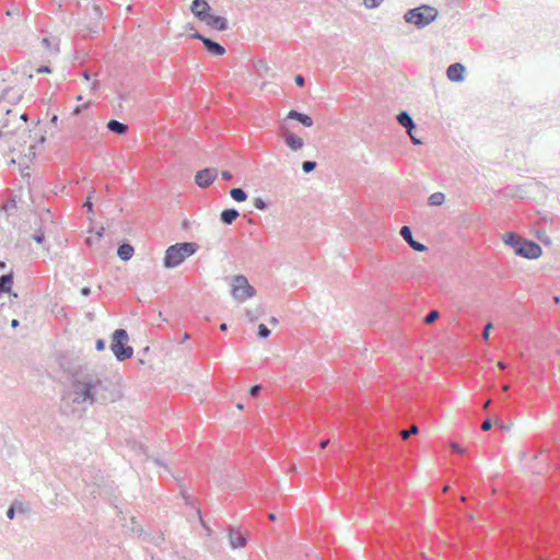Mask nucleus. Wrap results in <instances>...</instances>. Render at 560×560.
<instances>
[{"mask_svg":"<svg viewBox=\"0 0 560 560\" xmlns=\"http://www.w3.org/2000/svg\"><path fill=\"white\" fill-rule=\"evenodd\" d=\"M73 388V402L93 405L98 401H114L115 395L109 390V383L98 372L88 365H80L69 371Z\"/></svg>","mask_w":560,"mask_h":560,"instance_id":"obj_1","label":"nucleus"},{"mask_svg":"<svg viewBox=\"0 0 560 560\" xmlns=\"http://www.w3.org/2000/svg\"><path fill=\"white\" fill-rule=\"evenodd\" d=\"M503 241L511 246L517 256L536 259L541 255V247L534 241L525 240L514 232H508L503 235Z\"/></svg>","mask_w":560,"mask_h":560,"instance_id":"obj_2","label":"nucleus"},{"mask_svg":"<svg viewBox=\"0 0 560 560\" xmlns=\"http://www.w3.org/2000/svg\"><path fill=\"white\" fill-rule=\"evenodd\" d=\"M199 246L194 242H182L171 245L164 255L163 266L167 269L178 267L188 257L192 256Z\"/></svg>","mask_w":560,"mask_h":560,"instance_id":"obj_3","label":"nucleus"},{"mask_svg":"<svg viewBox=\"0 0 560 560\" xmlns=\"http://www.w3.org/2000/svg\"><path fill=\"white\" fill-rule=\"evenodd\" d=\"M438 15L439 12L435 8L428 4H421L406 11L404 20L406 23L412 24L417 28L421 30L434 22Z\"/></svg>","mask_w":560,"mask_h":560,"instance_id":"obj_4","label":"nucleus"},{"mask_svg":"<svg viewBox=\"0 0 560 560\" xmlns=\"http://www.w3.org/2000/svg\"><path fill=\"white\" fill-rule=\"evenodd\" d=\"M128 332L118 328L112 334L110 350L117 361H125L133 355V348L128 345Z\"/></svg>","mask_w":560,"mask_h":560,"instance_id":"obj_5","label":"nucleus"},{"mask_svg":"<svg viewBox=\"0 0 560 560\" xmlns=\"http://www.w3.org/2000/svg\"><path fill=\"white\" fill-rule=\"evenodd\" d=\"M231 292L233 298L238 302L250 299L256 294L255 288L248 283L247 278L243 275H237L233 278Z\"/></svg>","mask_w":560,"mask_h":560,"instance_id":"obj_6","label":"nucleus"},{"mask_svg":"<svg viewBox=\"0 0 560 560\" xmlns=\"http://www.w3.org/2000/svg\"><path fill=\"white\" fill-rule=\"evenodd\" d=\"M218 176V170L213 167H206L197 172L195 176V183L201 187H209Z\"/></svg>","mask_w":560,"mask_h":560,"instance_id":"obj_7","label":"nucleus"},{"mask_svg":"<svg viewBox=\"0 0 560 560\" xmlns=\"http://www.w3.org/2000/svg\"><path fill=\"white\" fill-rule=\"evenodd\" d=\"M280 137L284 143L292 150L298 151L303 148L304 141L301 137L291 132L287 127H280Z\"/></svg>","mask_w":560,"mask_h":560,"instance_id":"obj_8","label":"nucleus"},{"mask_svg":"<svg viewBox=\"0 0 560 560\" xmlns=\"http://www.w3.org/2000/svg\"><path fill=\"white\" fill-rule=\"evenodd\" d=\"M190 11L198 20L205 22L211 13V7L206 0H194L190 5Z\"/></svg>","mask_w":560,"mask_h":560,"instance_id":"obj_9","label":"nucleus"},{"mask_svg":"<svg viewBox=\"0 0 560 560\" xmlns=\"http://www.w3.org/2000/svg\"><path fill=\"white\" fill-rule=\"evenodd\" d=\"M399 234L412 249L420 253L425 252L428 249L424 244L413 240L412 231L408 225L401 226Z\"/></svg>","mask_w":560,"mask_h":560,"instance_id":"obj_10","label":"nucleus"},{"mask_svg":"<svg viewBox=\"0 0 560 560\" xmlns=\"http://www.w3.org/2000/svg\"><path fill=\"white\" fill-rule=\"evenodd\" d=\"M466 68L460 62H455L448 66L446 70L447 79L452 82H462L464 81Z\"/></svg>","mask_w":560,"mask_h":560,"instance_id":"obj_11","label":"nucleus"},{"mask_svg":"<svg viewBox=\"0 0 560 560\" xmlns=\"http://www.w3.org/2000/svg\"><path fill=\"white\" fill-rule=\"evenodd\" d=\"M205 23L215 31H226L229 28V22L224 16L215 15L210 13L206 19Z\"/></svg>","mask_w":560,"mask_h":560,"instance_id":"obj_12","label":"nucleus"},{"mask_svg":"<svg viewBox=\"0 0 560 560\" xmlns=\"http://www.w3.org/2000/svg\"><path fill=\"white\" fill-rule=\"evenodd\" d=\"M229 540L232 548H243L247 544V538L234 527L229 529Z\"/></svg>","mask_w":560,"mask_h":560,"instance_id":"obj_13","label":"nucleus"},{"mask_svg":"<svg viewBox=\"0 0 560 560\" xmlns=\"http://www.w3.org/2000/svg\"><path fill=\"white\" fill-rule=\"evenodd\" d=\"M287 119L296 120L300 124H302L304 127H312L314 124L313 118L310 115L298 112L295 109H291L288 113Z\"/></svg>","mask_w":560,"mask_h":560,"instance_id":"obj_14","label":"nucleus"},{"mask_svg":"<svg viewBox=\"0 0 560 560\" xmlns=\"http://www.w3.org/2000/svg\"><path fill=\"white\" fill-rule=\"evenodd\" d=\"M396 118L398 124L406 129L409 136H411L412 130L416 128V124L409 113L402 110L397 115Z\"/></svg>","mask_w":560,"mask_h":560,"instance_id":"obj_15","label":"nucleus"},{"mask_svg":"<svg viewBox=\"0 0 560 560\" xmlns=\"http://www.w3.org/2000/svg\"><path fill=\"white\" fill-rule=\"evenodd\" d=\"M205 49L212 56H223L225 54V48L218 42L207 38L205 40Z\"/></svg>","mask_w":560,"mask_h":560,"instance_id":"obj_16","label":"nucleus"},{"mask_svg":"<svg viewBox=\"0 0 560 560\" xmlns=\"http://www.w3.org/2000/svg\"><path fill=\"white\" fill-rule=\"evenodd\" d=\"M13 278V271H10L0 277V298L5 293H11Z\"/></svg>","mask_w":560,"mask_h":560,"instance_id":"obj_17","label":"nucleus"},{"mask_svg":"<svg viewBox=\"0 0 560 560\" xmlns=\"http://www.w3.org/2000/svg\"><path fill=\"white\" fill-rule=\"evenodd\" d=\"M107 129L115 135L124 136L128 132L129 128H128V125H126L124 122H120L116 119H110L107 122Z\"/></svg>","mask_w":560,"mask_h":560,"instance_id":"obj_18","label":"nucleus"},{"mask_svg":"<svg viewBox=\"0 0 560 560\" xmlns=\"http://www.w3.org/2000/svg\"><path fill=\"white\" fill-rule=\"evenodd\" d=\"M240 217V212L234 209H224L220 214V220L225 225H231L237 218Z\"/></svg>","mask_w":560,"mask_h":560,"instance_id":"obj_19","label":"nucleus"},{"mask_svg":"<svg viewBox=\"0 0 560 560\" xmlns=\"http://www.w3.org/2000/svg\"><path fill=\"white\" fill-rule=\"evenodd\" d=\"M133 253H135L133 247L129 243H126V242L119 244L118 249H117V256L124 261H128L129 259H131V257L133 256Z\"/></svg>","mask_w":560,"mask_h":560,"instance_id":"obj_20","label":"nucleus"},{"mask_svg":"<svg viewBox=\"0 0 560 560\" xmlns=\"http://www.w3.org/2000/svg\"><path fill=\"white\" fill-rule=\"evenodd\" d=\"M139 536H142L144 541H149L156 547H160L162 545V542L164 541L163 534H149V533H143V530L141 529L139 532Z\"/></svg>","mask_w":560,"mask_h":560,"instance_id":"obj_21","label":"nucleus"},{"mask_svg":"<svg viewBox=\"0 0 560 560\" xmlns=\"http://www.w3.org/2000/svg\"><path fill=\"white\" fill-rule=\"evenodd\" d=\"M230 195L237 202H243L247 199V192L243 188H232Z\"/></svg>","mask_w":560,"mask_h":560,"instance_id":"obj_22","label":"nucleus"},{"mask_svg":"<svg viewBox=\"0 0 560 560\" xmlns=\"http://www.w3.org/2000/svg\"><path fill=\"white\" fill-rule=\"evenodd\" d=\"M444 201L445 195L443 192H433L428 199V203L434 207L443 205Z\"/></svg>","mask_w":560,"mask_h":560,"instance_id":"obj_23","label":"nucleus"},{"mask_svg":"<svg viewBox=\"0 0 560 560\" xmlns=\"http://www.w3.org/2000/svg\"><path fill=\"white\" fill-rule=\"evenodd\" d=\"M12 503L16 510V513L26 514L31 511L30 505L24 502L15 500Z\"/></svg>","mask_w":560,"mask_h":560,"instance_id":"obj_24","label":"nucleus"},{"mask_svg":"<svg viewBox=\"0 0 560 560\" xmlns=\"http://www.w3.org/2000/svg\"><path fill=\"white\" fill-rule=\"evenodd\" d=\"M317 166V163L315 161H304L302 163V170L304 173L308 174L313 172Z\"/></svg>","mask_w":560,"mask_h":560,"instance_id":"obj_25","label":"nucleus"},{"mask_svg":"<svg viewBox=\"0 0 560 560\" xmlns=\"http://www.w3.org/2000/svg\"><path fill=\"white\" fill-rule=\"evenodd\" d=\"M257 334L260 338L266 339L270 336L271 331L265 324H259Z\"/></svg>","mask_w":560,"mask_h":560,"instance_id":"obj_26","label":"nucleus"},{"mask_svg":"<svg viewBox=\"0 0 560 560\" xmlns=\"http://www.w3.org/2000/svg\"><path fill=\"white\" fill-rule=\"evenodd\" d=\"M419 428L417 425H412L410 430L401 431L400 435L402 440L409 439L411 434H418Z\"/></svg>","mask_w":560,"mask_h":560,"instance_id":"obj_27","label":"nucleus"},{"mask_svg":"<svg viewBox=\"0 0 560 560\" xmlns=\"http://www.w3.org/2000/svg\"><path fill=\"white\" fill-rule=\"evenodd\" d=\"M440 317V313L438 311H431L424 318L427 324L434 323Z\"/></svg>","mask_w":560,"mask_h":560,"instance_id":"obj_28","label":"nucleus"},{"mask_svg":"<svg viewBox=\"0 0 560 560\" xmlns=\"http://www.w3.org/2000/svg\"><path fill=\"white\" fill-rule=\"evenodd\" d=\"M254 207L258 210H266L268 208V203L262 198H256L254 200Z\"/></svg>","mask_w":560,"mask_h":560,"instance_id":"obj_29","label":"nucleus"},{"mask_svg":"<svg viewBox=\"0 0 560 560\" xmlns=\"http://www.w3.org/2000/svg\"><path fill=\"white\" fill-rule=\"evenodd\" d=\"M32 238L38 243V244H43L45 242V235H44V232L42 230H38L36 233H34L32 235Z\"/></svg>","mask_w":560,"mask_h":560,"instance_id":"obj_30","label":"nucleus"},{"mask_svg":"<svg viewBox=\"0 0 560 560\" xmlns=\"http://www.w3.org/2000/svg\"><path fill=\"white\" fill-rule=\"evenodd\" d=\"M261 389H262V386L259 384L252 386L249 389L250 397H257L260 394Z\"/></svg>","mask_w":560,"mask_h":560,"instance_id":"obj_31","label":"nucleus"},{"mask_svg":"<svg viewBox=\"0 0 560 560\" xmlns=\"http://www.w3.org/2000/svg\"><path fill=\"white\" fill-rule=\"evenodd\" d=\"M383 0H364V4L370 8L374 9L381 5Z\"/></svg>","mask_w":560,"mask_h":560,"instance_id":"obj_32","label":"nucleus"},{"mask_svg":"<svg viewBox=\"0 0 560 560\" xmlns=\"http://www.w3.org/2000/svg\"><path fill=\"white\" fill-rule=\"evenodd\" d=\"M493 327L492 323H488L482 331V339L488 340L490 335V329Z\"/></svg>","mask_w":560,"mask_h":560,"instance_id":"obj_33","label":"nucleus"},{"mask_svg":"<svg viewBox=\"0 0 560 560\" xmlns=\"http://www.w3.org/2000/svg\"><path fill=\"white\" fill-rule=\"evenodd\" d=\"M105 348H106L105 340L104 339H97L96 342H95V349L97 351H103V350H105Z\"/></svg>","mask_w":560,"mask_h":560,"instance_id":"obj_34","label":"nucleus"},{"mask_svg":"<svg viewBox=\"0 0 560 560\" xmlns=\"http://www.w3.org/2000/svg\"><path fill=\"white\" fill-rule=\"evenodd\" d=\"M15 513H16V510H15V508H14L13 503H11V505H10V506H9V509L7 510V517H8L9 520H13V518H14V516H15Z\"/></svg>","mask_w":560,"mask_h":560,"instance_id":"obj_35","label":"nucleus"},{"mask_svg":"<svg viewBox=\"0 0 560 560\" xmlns=\"http://www.w3.org/2000/svg\"><path fill=\"white\" fill-rule=\"evenodd\" d=\"M294 82L298 86H304L305 85V78L302 74H298L294 78Z\"/></svg>","mask_w":560,"mask_h":560,"instance_id":"obj_36","label":"nucleus"},{"mask_svg":"<svg viewBox=\"0 0 560 560\" xmlns=\"http://www.w3.org/2000/svg\"><path fill=\"white\" fill-rule=\"evenodd\" d=\"M190 37H191V38H194V39H198V40L202 42V44H205V40L208 38V37H206L205 35H202V34H201V33H199V32H195V33H192V34L190 35Z\"/></svg>","mask_w":560,"mask_h":560,"instance_id":"obj_37","label":"nucleus"},{"mask_svg":"<svg viewBox=\"0 0 560 560\" xmlns=\"http://www.w3.org/2000/svg\"><path fill=\"white\" fill-rule=\"evenodd\" d=\"M36 72H37V73H50V72H51V68H50L49 66L42 65V66H39V67L36 69Z\"/></svg>","mask_w":560,"mask_h":560,"instance_id":"obj_38","label":"nucleus"},{"mask_svg":"<svg viewBox=\"0 0 560 560\" xmlns=\"http://www.w3.org/2000/svg\"><path fill=\"white\" fill-rule=\"evenodd\" d=\"M89 106V103L84 104V105H78L73 108L72 110V115L73 116H78L81 114V112L83 110V108L88 107Z\"/></svg>","mask_w":560,"mask_h":560,"instance_id":"obj_39","label":"nucleus"},{"mask_svg":"<svg viewBox=\"0 0 560 560\" xmlns=\"http://www.w3.org/2000/svg\"><path fill=\"white\" fill-rule=\"evenodd\" d=\"M491 428H492V421H491L490 419H486V420L481 423V430H482V431H489Z\"/></svg>","mask_w":560,"mask_h":560,"instance_id":"obj_40","label":"nucleus"},{"mask_svg":"<svg viewBox=\"0 0 560 560\" xmlns=\"http://www.w3.org/2000/svg\"><path fill=\"white\" fill-rule=\"evenodd\" d=\"M452 452L455 453V454H458V455H462L465 453V450L458 445V444H453L452 445Z\"/></svg>","mask_w":560,"mask_h":560,"instance_id":"obj_41","label":"nucleus"},{"mask_svg":"<svg viewBox=\"0 0 560 560\" xmlns=\"http://www.w3.org/2000/svg\"><path fill=\"white\" fill-rule=\"evenodd\" d=\"M221 176H222V179L226 180V182L231 180L232 177H233V175H232V173L230 171H222L221 172Z\"/></svg>","mask_w":560,"mask_h":560,"instance_id":"obj_42","label":"nucleus"},{"mask_svg":"<svg viewBox=\"0 0 560 560\" xmlns=\"http://www.w3.org/2000/svg\"><path fill=\"white\" fill-rule=\"evenodd\" d=\"M83 207L86 208L88 212H93V203L90 198L83 203Z\"/></svg>","mask_w":560,"mask_h":560,"instance_id":"obj_43","label":"nucleus"},{"mask_svg":"<svg viewBox=\"0 0 560 560\" xmlns=\"http://www.w3.org/2000/svg\"><path fill=\"white\" fill-rule=\"evenodd\" d=\"M80 292L83 296H89L91 294V289L89 287H83Z\"/></svg>","mask_w":560,"mask_h":560,"instance_id":"obj_44","label":"nucleus"},{"mask_svg":"<svg viewBox=\"0 0 560 560\" xmlns=\"http://www.w3.org/2000/svg\"><path fill=\"white\" fill-rule=\"evenodd\" d=\"M328 443H329V440H323V441H320V443H319V447H320L322 450H324V448L328 445Z\"/></svg>","mask_w":560,"mask_h":560,"instance_id":"obj_45","label":"nucleus"},{"mask_svg":"<svg viewBox=\"0 0 560 560\" xmlns=\"http://www.w3.org/2000/svg\"><path fill=\"white\" fill-rule=\"evenodd\" d=\"M410 138H411V142L413 144H421L422 143L421 140H419L418 138L413 137L412 135L410 136Z\"/></svg>","mask_w":560,"mask_h":560,"instance_id":"obj_46","label":"nucleus"},{"mask_svg":"<svg viewBox=\"0 0 560 560\" xmlns=\"http://www.w3.org/2000/svg\"><path fill=\"white\" fill-rule=\"evenodd\" d=\"M93 11L95 12L96 15H101L102 14L101 8L98 5H94L93 7Z\"/></svg>","mask_w":560,"mask_h":560,"instance_id":"obj_47","label":"nucleus"},{"mask_svg":"<svg viewBox=\"0 0 560 560\" xmlns=\"http://www.w3.org/2000/svg\"><path fill=\"white\" fill-rule=\"evenodd\" d=\"M82 75H83V78H84L86 81H89V80L91 79V73H90L88 70H85V71L82 73Z\"/></svg>","mask_w":560,"mask_h":560,"instance_id":"obj_48","label":"nucleus"},{"mask_svg":"<svg viewBox=\"0 0 560 560\" xmlns=\"http://www.w3.org/2000/svg\"><path fill=\"white\" fill-rule=\"evenodd\" d=\"M537 237L544 243H549V241L546 237H544V235H541L539 232H537Z\"/></svg>","mask_w":560,"mask_h":560,"instance_id":"obj_49","label":"nucleus"},{"mask_svg":"<svg viewBox=\"0 0 560 560\" xmlns=\"http://www.w3.org/2000/svg\"><path fill=\"white\" fill-rule=\"evenodd\" d=\"M19 325H20V322L18 319H12L11 320V327L12 328H16Z\"/></svg>","mask_w":560,"mask_h":560,"instance_id":"obj_50","label":"nucleus"},{"mask_svg":"<svg viewBox=\"0 0 560 560\" xmlns=\"http://www.w3.org/2000/svg\"><path fill=\"white\" fill-rule=\"evenodd\" d=\"M268 518L271 521V522H275L277 520V516L275 513H269L268 514Z\"/></svg>","mask_w":560,"mask_h":560,"instance_id":"obj_51","label":"nucleus"},{"mask_svg":"<svg viewBox=\"0 0 560 560\" xmlns=\"http://www.w3.org/2000/svg\"><path fill=\"white\" fill-rule=\"evenodd\" d=\"M498 366L501 369V370H505L506 369V364L502 361H499L498 362Z\"/></svg>","mask_w":560,"mask_h":560,"instance_id":"obj_52","label":"nucleus"},{"mask_svg":"<svg viewBox=\"0 0 560 560\" xmlns=\"http://www.w3.org/2000/svg\"><path fill=\"white\" fill-rule=\"evenodd\" d=\"M220 330H222V331H226V330H228V324L222 323V324L220 325Z\"/></svg>","mask_w":560,"mask_h":560,"instance_id":"obj_53","label":"nucleus"},{"mask_svg":"<svg viewBox=\"0 0 560 560\" xmlns=\"http://www.w3.org/2000/svg\"><path fill=\"white\" fill-rule=\"evenodd\" d=\"M57 121H58V116H57V115H54V116H52V118H51V122H52L54 125H56V124H57Z\"/></svg>","mask_w":560,"mask_h":560,"instance_id":"obj_54","label":"nucleus"},{"mask_svg":"<svg viewBox=\"0 0 560 560\" xmlns=\"http://www.w3.org/2000/svg\"><path fill=\"white\" fill-rule=\"evenodd\" d=\"M7 268V264L4 261H0V270H4Z\"/></svg>","mask_w":560,"mask_h":560,"instance_id":"obj_55","label":"nucleus"},{"mask_svg":"<svg viewBox=\"0 0 560 560\" xmlns=\"http://www.w3.org/2000/svg\"><path fill=\"white\" fill-rule=\"evenodd\" d=\"M270 324L276 325L278 324V319L276 317L270 318Z\"/></svg>","mask_w":560,"mask_h":560,"instance_id":"obj_56","label":"nucleus"},{"mask_svg":"<svg viewBox=\"0 0 560 560\" xmlns=\"http://www.w3.org/2000/svg\"><path fill=\"white\" fill-rule=\"evenodd\" d=\"M92 88L93 89H97L98 88V81H94L93 84H92Z\"/></svg>","mask_w":560,"mask_h":560,"instance_id":"obj_57","label":"nucleus"},{"mask_svg":"<svg viewBox=\"0 0 560 560\" xmlns=\"http://www.w3.org/2000/svg\"><path fill=\"white\" fill-rule=\"evenodd\" d=\"M189 338H190V335L186 332V334L184 335V340H188Z\"/></svg>","mask_w":560,"mask_h":560,"instance_id":"obj_58","label":"nucleus"},{"mask_svg":"<svg viewBox=\"0 0 560 560\" xmlns=\"http://www.w3.org/2000/svg\"><path fill=\"white\" fill-rule=\"evenodd\" d=\"M43 43H44L45 45H48V43H49V42H48V38H44V39H43Z\"/></svg>","mask_w":560,"mask_h":560,"instance_id":"obj_59","label":"nucleus"},{"mask_svg":"<svg viewBox=\"0 0 560 560\" xmlns=\"http://www.w3.org/2000/svg\"><path fill=\"white\" fill-rule=\"evenodd\" d=\"M555 302L559 303L560 302V298L559 296H555Z\"/></svg>","mask_w":560,"mask_h":560,"instance_id":"obj_60","label":"nucleus"},{"mask_svg":"<svg viewBox=\"0 0 560 560\" xmlns=\"http://www.w3.org/2000/svg\"><path fill=\"white\" fill-rule=\"evenodd\" d=\"M541 220H542L544 222H547V215L541 217Z\"/></svg>","mask_w":560,"mask_h":560,"instance_id":"obj_61","label":"nucleus"},{"mask_svg":"<svg viewBox=\"0 0 560 560\" xmlns=\"http://www.w3.org/2000/svg\"><path fill=\"white\" fill-rule=\"evenodd\" d=\"M237 408H238V409H243V405H242V404H238V405H237Z\"/></svg>","mask_w":560,"mask_h":560,"instance_id":"obj_62","label":"nucleus"}]
</instances>
